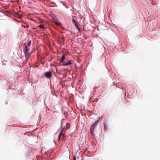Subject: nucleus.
Returning <instances> with one entry per match:
<instances>
[{"instance_id": "obj_1", "label": "nucleus", "mask_w": 160, "mask_h": 160, "mask_svg": "<svg viewBox=\"0 0 160 160\" xmlns=\"http://www.w3.org/2000/svg\"><path fill=\"white\" fill-rule=\"evenodd\" d=\"M90 132L93 138L99 136L102 132L100 120L98 119L90 127Z\"/></svg>"}, {"instance_id": "obj_2", "label": "nucleus", "mask_w": 160, "mask_h": 160, "mask_svg": "<svg viewBox=\"0 0 160 160\" xmlns=\"http://www.w3.org/2000/svg\"><path fill=\"white\" fill-rule=\"evenodd\" d=\"M45 76L47 78H50L52 77V73L50 71L47 72L45 73Z\"/></svg>"}, {"instance_id": "obj_3", "label": "nucleus", "mask_w": 160, "mask_h": 160, "mask_svg": "<svg viewBox=\"0 0 160 160\" xmlns=\"http://www.w3.org/2000/svg\"><path fill=\"white\" fill-rule=\"evenodd\" d=\"M24 47L23 48V51L24 53H26L27 52H28L29 51V49L28 48L27 45H26V43H25L24 45Z\"/></svg>"}, {"instance_id": "obj_4", "label": "nucleus", "mask_w": 160, "mask_h": 160, "mask_svg": "<svg viewBox=\"0 0 160 160\" xmlns=\"http://www.w3.org/2000/svg\"><path fill=\"white\" fill-rule=\"evenodd\" d=\"M73 62V61L71 60H69L67 62L63 64V66H68V65L71 64Z\"/></svg>"}, {"instance_id": "obj_5", "label": "nucleus", "mask_w": 160, "mask_h": 160, "mask_svg": "<svg viewBox=\"0 0 160 160\" xmlns=\"http://www.w3.org/2000/svg\"><path fill=\"white\" fill-rule=\"evenodd\" d=\"M72 22L73 23V24L75 25V26L78 29V24L77 23V22L74 19H72Z\"/></svg>"}, {"instance_id": "obj_6", "label": "nucleus", "mask_w": 160, "mask_h": 160, "mask_svg": "<svg viewBox=\"0 0 160 160\" xmlns=\"http://www.w3.org/2000/svg\"><path fill=\"white\" fill-rule=\"evenodd\" d=\"M25 57L27 59V60H28V59L29 58V57L30 56V54L28 53V52H27L26 53H24Z\"/></svg>"}, {"instance_id": "obj_7", "label": "nucleus", "mask_w": 160, "mask_h": 160, "mask_svg": "<svg viewBox=\"0 0 160 160\" xmlns=\"http://www.w3.org/2000/svg\"><path fill=\"white\" fill-rule=\"evenodd\" d=\"M65 55L64 54L62 56V57L61 58L60 62H63L64 60L65 59Z\"/></svg>"}, {"instance_id": "obj_8", "label": "nucleus", "mask_w": 160, "mask_h": 160, "mask_svg": "<svg viewBox=\"0 0 160 160\" xmlns=\"http://www.w3.org/2000/svg\"><path fill=\"white\" fill-rule=\"evenodd\" d=\"M63 129H62L61 131L60 132V133L59 137H58V139L59 140L60 139L62 135L63 134Z\"/></svg>"}, {"instance_id": "obj_9", "label": "nucleus", "mask_w": 160, "mask_h": 160, "mask_svg": "<svg viewBox=\"0 0 160 160\" xmlns=\"http://www.w3.org/2000/svg\"><path fill=\"white\" fill-rule=\"evenodd\" d=\"M54 22L57 25L59 26L61 24V23L60 22H57L56 21H54Z\"/></svg>"}, {"instance_id": "obj_10", "label": "nucleus", "mask_w": 160, "mask_h": 160, "mask_svg": "<svg viewBox=\"0 0 160 160\" xmlns=\"http://www.w3.org/2000/svg\"><path fill=\"white\" fill-rule=\"evenodd\" d=\"M108 125L106 124L105 123H104V130H107L108 129Z\"/></svg>"}, {"instance_id": "obj_11", "label": "nucleus", "mask_w": 160, "mask_h": 160, "mask_svg": "<svg viewBox=\"0 0 160 160\" xmlns=\"http://www.w3.org/2000/svg\"><path fill=\"white\" fill-rule=\"evenodd\" d=\"M39 28H40L42 29H44L45 28L44 26L43 25H39Z\"/></svg>"}, {"instance_id": "obj_12", "label": "nucleus", "mask_w": 160, "mask_h": 160, "mask_svg": "<svg viewBox=\"0 0 160 160\" xmlns=\"http://www.w3.org/2000/svg\"><path fill=\"white\" fill-rule=\"evenodd\" d=\"M31 41L30 40L28 42V43L27 44H26V45H28V46L29 47H30V45H31Z\"/></svg>"}, {"instance_id": "obj_13", "label": "nucleus", "mask_w": 160, "mask_h": 160, "mask_svg": "<svg viewBox=\"0 0 160 160\" xmlns=\"http://www.w3.org/2000/svg\"><path fill=\"white\" fill-rule=\"evenodd\" d=\"M62 139H63L64 138H65V134L64 133H63L62 135Z\"/></svg>"}, {"instance_id": "obj_14", "label": "nucleus", "mask_w": 160, "mask_h": 160, "mask_svg": "<svg viewBox=\"0 0 160 160\" xmlns=\"http://www.w3.org/2000/svg\"><path fill=\"white\" fill-rule=\"evenodd\" d=\"M29 25H27L26 26H25L24 27H26L27 28H29Z\"/></svg>"}, {"instance_id": "obj_15", "label": "nucleus", "mask_w": 160, "mask_h": 160, "mask_svg": "<svg viewBox=\"0 0 160 160\" xmlns=\"http://www.w3.org/2000/svg\"><path fill=\"white\" fill-rule=\"evenodd\" d=\"M73 160H76V157H74L73 158Z\"/></svg>"}, {"instance_id": "obj_16", "label": "nucleus", "mask_w": 160, "mask_h": 160, "mask_svg": "<svg viewBox=\"0 0 160 160\" xmlns=\"http://www.w3.org/2000/svg\"><path fill=\"white\" fill-rule=\"evenodd\" d=\"M68 128H69V127H68V126H67V129H68Z\"/></svg>"}, {"instance_id": "obj_17", "label": "nucleus", "mask_w": 160, "mask_h": 160, "mask_svg": "<svg viewBox=\"0 0 160 160\" xmlns=\"http://www.w3.org/2000/svg\"><path fill=\"white\" fill-rule=\"evenodd\" d=\"M21 17H22V16H20V18H21Z\"/></svg>"}]
</instances>
